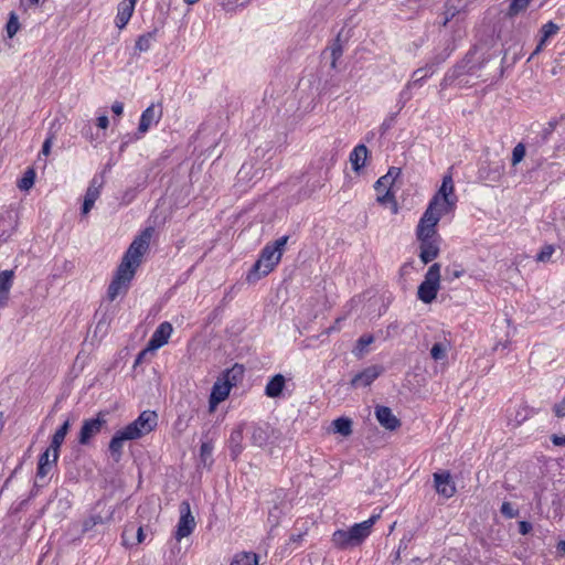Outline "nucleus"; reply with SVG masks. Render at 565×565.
Listing matches in <instances>:
<instances>
[{
    "instance_id": "1",
    "label": "nucleus",
    "mask_w": 565,
    "mask_h": 565,
    "mask_svg": "<svg viewBox=\"0 0 565 565\" xmlns=\"http://www.w3.org/2000/svg\"><path fill=\"white\" fill-rule=\"evenodd\" d=\"M158 425V415L153 411H143L130 424L117 430L109 443L111 458L118 462L122 456L124 443L136 440L151 433Z\"/></svg>"
},
{
    "instance_id": "2",
    "label": "nucleus",
    "mask_w": 565,
    "mask_h": 565,
    "mask_svg": "<svg viewBox=\"0 0 565 565\" xmlns=\"http://www.w3.org/2000/svg\"><path fill=\"white\" fill-rule=\"evenodd\" d=\"M288 236H281L273 244H267L260 252L258 260L253 265L247 275V280L254 282L268 275L280 262L282 250L288 242Z\"/></svg>"
},
{
    "instance_id": "3",
    "label": "nucleus",
    "mask_w": 565,
    "mask_h": 565,
    "mask_svg": "<svg viewBox=\"0 0 565 565\" xmlns=\"http://www.w3.org/2000/svg\"><path fill=\"white\" fill-rule=\"evenodd\" d=\"M151 238V230L147 228L138 237H136L130 244L129 248L125 253L120 265L131 269L136 273V269L141 263V257L149 248Z\"/></svg>"
},
{
    "instance_id": "4",
    "label": "nucleus",
    "mask_w": 565,
    "mask_h": 565,
    "mask_svg": "<svg viewBox=\"0 0 565 565\" xmlns=\"http://www.w3.org/2000/svg\"><path fill=\"white\" fill-rule=\"evenodd\" d=\"M440 265L433 264L425 274L417 289V298L424 303H431L440 289Z\"/></svg>"
},
{
    "instance_id": "5",
    "label": "nucleus",
    "mask_w": 565,
    "mask_h": 565,
    "mask_svg": "<svg viewBox=\"0 0 565 565\" xmlns=\"http://www.w3.org/2000/svg\"><path fill=\"white\" fill-rule=\"evenodd\" d=\"M135 276V271L119 264L116 274L108 286L107 298L114 301L117 297L125 295Z\"/></svg>"
},
{
    "instance_id": "6",
    "label": "nucleus",
    "mask_w": 565,
    "mask_h": 565,
    "mask_svg": "<svg viewBox=\"0 0 565 565\" xmlns=\"http://www.w3.org/2000/svg\"><path fill=\"white\" fill-rule=\"evenodd\" d=\"M122 504H118L116 507L107 505L105 502L98 501L95 507V513L90 515L89 520L85 523L87 527L89 524H105L111 521L122 519Z\"/></svg>"
},
{
    "instance_id": "7",
    "label": "nucleus",
    "mask_w": 565,
    "mask_h": 565,
    "mask_svg": "<svg viewBox=\"0 0 565 565\" xmlns=\"http://www.w3.org/2000/svg\"><path fill=\"white\" fill-rule=\"evenodd\" d=\"M237 370V365L232 369V372ZM231 371H227L224 375V379H218L212 386L210 399H209V408L210 412H214L220 403L225 401L231 392L233 383L230 381Z\"/></svg>"
},
{
    "instance_id": "8",
    "label": "nucleus",
    "mask_w": 565,
    "mask_h": 565,
    "mask_svg": "<svg viewBox=\"0 0 565 565\" xmlns=\"http://www.w3.org/2000/svg\"><path fill=\"white\" fill-rule=\"evenodd\" d=\"M180 519L177 524L175 539L181 541L189 536L195 529L196 522L191 512V507L188 501H182L179 505Z\"/></svg>"
},
{
    "instance_id": "9",
    "label": "nucleus",
    "mask_w": 565,
    "mask_h": 565,
    "mask_svg": "<svg viewBox=\"0 0 565 565\" xmlns=\"http://www.w3.org/2000/svg\"><path fill=\"white\" fill-rule=\"evenodd\" d=\"M249 440L253 446L263 448L278 438V431L269 424H253L250 426Z\"/></svg>"
},
{
    "instance_id": "10",
    "label": "nucleus",
    "mask_w": 565,
    "mask_h": 565,
    "mask_svg": "<svg viewBox=\"0 0 565 565\" xmlns=\"http://www.w3.org/2000/svg\"><path fill=\"white\" fill-rule=\"evenodd\" d=\"M105 425L106 419L102 414H98L95 418L84 420L78 434V443L81 445H88L102 431Z\"/></svg>"
},
{
    "instance_id": "11",
    "label": "nucleus",
    "mask_w": 565,
    "mask_h": 565,
    "mask_svg": "<svg viewBox=\"0 0 565 565\" xmlns=\"http://www.w3.org/2000/svg\"><path fill=\"white\" fill-rule=\"evenodd\" d=\"M161 118L162 107L160 105L151 104L147 107L142 111L139 120L138 131L140 135L145 136L152 126L159 124Z\"/></svg>"
},
{
    "instance_id": "12",
    "label": "nucleus",
    "mask_w": 565,
    "mask_h": 565,
    "mask_svg": "<svg viewBox=\"0 0 565 565\" xmlns=\"http://www.w3.org/2000/svg\"><path fill=\"white\" fill-rule=\"evenodd\" d=\"M439 221L440 220L431 213V210H426L422 215L416 228L417 238H429L433 236H438L436 226Z\"/></svg>"
},
{
    "instance_id": "13",
    "label": "nucleus",
    "mask_w": 565,
    "mask_h": 565,
    "mask_svg": "<svg viewBox=\"0 0 565 565\" xmlns=\"http://www.w3.org/2000/svg\"><path fill=\"white\" fill-rule=\"evenodd\" d=\"M452 51L454 49L449 47L448 45L447 47L444 49L441 53L434 55L424 67L414 71L412 75V81L422 77L423 75H426L425 79L430 77L435 73V67L445 62L450 56Z\"/></svg>"
},
{
    "instance_id": "14",
    "label": "nucleus",
    "mask_w": 565,
    "mask_h": 565,
    "mask_svg": "<svg viewBox=\"0 0 565 565\" xmlns=\"http://www.w3.org/2000/svg\"><path fill=\"white\" fill-rule=\"evenodd\" d=\"M438 236H433L429 238H417L420 243L419 248V258L424 264H428L433 262L439 255V241Z\"/></svg>"
},
{
    "instance_id": "15",
    "label": "nucleus",
    "mask_w": 565,
    "mask_h": 565,
    "mask_svg": "<svg viewBox=\"0 0 565 565\" xmlns=\"http://www.w3.org/2000/svg\"><path fill=\"white\" fill-rule=\"evenodd\" d=\"M434 482L437 493L444 498L449 499L456 493V486L449 472H435Z\"/></svg>"
},
{
    "instance_id": "16",
    "label": "nucleus",
    "mask_w": 565,
    "mask_h": 565,
    "mask_svg": "<svg viewBox=\"0 0 565 565\" xmlns=\"http://www.w3.org/2000/svg\"><path fill=\"white\" fill-rule=\"evenodd\" d=\"M172 331L170 322L160 323L148 342V350H157L167 344Z\"/></svg>"
},
{
    "instance_id": "17",
    "label": "nucleus",
    "mask_w": 565,
    "mask_h": 565,
    "mask_svg": "<svg viewBox=\"0 0 565 565\" xmlns=\"http://www.w3.org/2000/svg\"><path fill=\"white\" fill-rule=\"evenodd\" d=\"M377 519L379 515H372L361 523H355L348 530L356 545H360L371 534L372 526Z\"/></svg>"
},
{
    "instance_id": "18",
    "label": "nucleus",
    "mask_w": 565,
    "mask_h": 565,
    "mask_svg": "<svg viewBox=\"0 0 565 565\" xmlns=\"http://www.w3.org/2000/svg\"><path fill=\"white\" fill-rule=\"evenodd\" d=\"M381 374V369L376 365L369 366L355 374L351 380L353 387H366L371 385Z\"/></svg>"
},
{
    "instance_id": "19",
    "label": "nucleus",
    "mask_w": 565,
    "mask_h": 565,
    "mask_svg": "<svg viewBox=\"0 0 565 565\" xmlns=\"http://www.w3.org/2000/svg\"><path fill=\"white\" fill-rule=\"evenodd\" d=\"M375 416L381 426L388 430H395L401 426L399 419L393 414L392 409L387 406H376Z\"/></svg>"
},
{
    "instance_id": "20",
    "label": "nucleus",
    "mask_w": 565,
    "mask_h": 565,
    "mask_svg": "<svg viewBox=\"0 0 565 565\" xmlns=\"http://www.w3.org/2000/svg\"><path fill=\"white\" fill-rule=\"evenodd\" d=\"M138 0H122L118 4L115 24L118 29H124L134 14L135 7Z\"/></svg>"
},
{
    "instance_id": "21",
    "label": "nucleus",
    "mask_w": 565,
    "mask_h": 565,
    "mask_svg": "<svg viewBox=\"0 0 565 565\" xmlns=\"http://www.w3.org/2000/svg\"><path fill=\"white\" fill-rule=\"evenodd\" d=\"M559 31V26L554 23L553 21H548L547 23L543 24L540 29V40L535 47V50L532 52L530 58L534 57L536 54L543 51L545 47L547 41L556 35Z\"/></svg>"
},
{
    "instance_id": "22",
    "label": "nucleus",
    "mask_w": 565,
    "mask_h": 565,
    "mask_svg": "<svg viewBox=\"0 0 565 565\" xmlns=\"http://www.w3.org/2000/svg\"><path fill=\"white\" fill-rule=\"evenodd\" d=\"M456 202L457 200L433 196L426 210H431V213L440 220L445 214L451 212L456 207Z\"/></svg>"
},
{
    "instance_id": "23",
    "label": "nucleus",
    "mask_w": 565,
    "mask_h": 565,
    "mask_svg": "<svg viewBox=\"0 0 565 565\" xmlns=\"http://www.w3.org/2000/svg\"><path fill=\"white\" fill-rule=\"evenodd\" d=\"M14 270L6 269L0 271V308L8 305L10 290L13 286Z\"/></svg>"
},
{
    "instance_id": "24",
    "label": "nucleus",
    "mask_w": 565,
    "mask_h": 565,
    "mask_svg": "<svg viewBox=\"0 0 565 565\" xmlns=\"http://www.w3.org/2000/svg\"><path fill=\"white\" fill-rule=\"evenodd\" d=\"M71 427L70 419H65L62 426L52 436L51 445L47 449L52 450L53 461H57L60 456V447L63 444Z\"/></svg>"
},
{
    "instance_id": "25",
    "label": "nucleus",
    "mask_w": 565,
    "mask_h": 565,
    "mask_svg": "<svg viewBox=\"0 0 565 565\" xmlns=\"http://www.w3.org/2000/svg\"><path fill=\"white\" fill-rule=\"evenodd\" d=\"M243 425H238L234 428L228 438V448L233 459H236L244 450L243 438H244Z\"/></svg>"
},
{
    "instance_id": "26",
    "label": "nucleus",
    "mask_w": 565,
    "mask_h": 565,
    "mask_svg": "<svg viewBox=\"0 0 565 565\" xmlns=\"http://www.w3.org/2000/svg\"><path fill=\"white\" fill-rule=\"evenodd\" d=\"M286 385V380L282 374L273 376L265 386V395L270 398H277L281 395Z\"/></svg>"
},
{
    "instance_id": "27",
    "label": "nucleus",
    "mask_w": 565,
    "mask_h": 565,
    "mask_svg": "<svg viewBox=\"0 0 565 565\" xmlns=\"http://www.w3.org/2000/svg\"><path fill=\"white\" fill-rule=\"evenodd\" d=\"M369 150L364 145H358L350 153V162L354 171H360L366 161Z\"/></svg>"
},
{
    "instance_id": "28",
    "label": "nucleus",
    "mask_w": 565,
    "mask_h": 565,
    "mask_svg": "<svg viewBox=\"0 0 565 565\" xmlns=\"http://www.w3.org/2000/svg\"><path fill=\"white\" fill-rule=\"evenodd\" d=\"M451 173L445 174L438 192L434 195L439 199L457 200Z\"/></svg>"
},
{
    "instance_id": "29",
    "label": "nucleus",
    "mask_w": 565,
    "mask_h": 565,
    "mask_svg": "<svg viewBox=\"0 0 565 565\" xmlns=\"http://www.w3.org/2000/svg\"><path fill=\"white\" fill-rule=\"evenodd\" d=\"M332 542L341 550L358 546L348 530H337L332 535Z\"/></svg>"
},
{
    "instance_id": "30",
    "label": "nucleus",
    "mask_w": 565,
    "mask_h": 565,
    "mask_svg": "<svg viewBox=\"0 0 565 565\" xmlns=\"http://www.w3.org/2000/svg\"><path fill=\"white\" fill-rule=\"evenodd\" d=\"M157 32L158 30L153 29L152 31L139 35L135 44V50L139 53L149 51L157 39Z\"/></svg>"
},
{
    "instance_id": "31",
    "label": "nucleus",
    "mask_w": 565,
    "mask_h": 565,
    "mask_svg": "<svg viewBox=\"0 0 565 565\" xmlns=\"http://www.w3.org/2000/svg\"><path fill=\"white\" fill-rule=\"evenodd\" d=\"M56 461H53L52 450L46 449L39 459L38 466V477L44 478L47 476L49 471L52 469L53 465Z\"/></svg>"
},
{
    "instance_id": "32",
    "label": "nucleus",
    "mask_w": 565,
    "mask_h": 565,
    "mask_svg": "<svg viewBox=\"0 0 565 565\" xmlns=\"http://www.w3.org/2000/svg\"><path fill=\"white\" fill-rule=\"evenodd\" d=\"M399 174V169H396V168H392L388 170V172L381 177L376 182H375V190L379 192V193H382V192H385L386 190H390L391 185L393 184L394 182V179Z\"/></svg>"
},
{
    "instance_id": "33",
    "label": "nucleus",
    "mask_w": 565,
    "mask_h": 565,
    "mask_svg": "<svg viewBox=\"0 0 565 565\" xmlns=\"http://www.w3.org/2000/svg\"><path fill=\"white\" fill-rule=\"evenodd\" d=\"M425 76L413 79L406 84V86L401 90L398 103L402 104V107L413 97L412 89L415 87H422L425 82Z\"/></svg>"
},
{
    "instance_id": "34",
    "label": "nucleus",
    "mask_w": 565,
    "mask_h": 565,
    "mask_svg": "<svg viewBox=\"0 0 565 565\" xmlns=\"http://www.w3.org/2000/svg\"><path fill=\"white\" fill-rule=\"evenodd\" d=\"M231 565H258V556L252 552H242L234 556Z\"/></svg>"
},
{
    "instance_id": "35",
    "label": "nucleus",
    "mask_w": 565,
    "mask_h": 565,
    "mask_svg": "<svg viewBox=\"0 0 565 565\" xmlns=\"http://www.w3.org/2000/svg\"><path fill=\"white\" fill-rule=\"evenodd\" d=\"M333 428L335 433L349 436L352 434V422L347 417H339L333 420Z\"/></svg>"
},
{
    "instance_id": "36",
    "label": "nucleus",
    "mask_w": 565,
    "mask_h": 565,
    "mask_svg": "<svg viewBox=\"0 0 565 565\" xmlns=\"http://www.w3.org/2000/svg\"><path fill=\"white\" fill-rule=\"evenodd\" d=\"M99 192H97L95 189L94 190H86V193H85V196H84V202H83V207H82V213L83 214H88L90 212V210L93 209L95 202L97 201V199L99 198Z\"/></svg>"
},
{
    "instance_id": "37",
    "label": "nucleus",
    "mask_w": 565,
    "mask_h": 565,
    "mask_svg": "<svg viewBox=\"0 0 565 565\" xmlns=\"http://www.w3.org/2000/svg\"><path fill=\"white\" fill-rule=\"evenodd\" d=\"M374 342V337L372 334H363L356 341V345L353 350V353L356 356H363L366 351V347Z\"/></svg>"
},
{
    "instance_id": "38",
    "label": "nucleus",
    "mask_w": 565,
    "mask_h": 565,
    "mask_svg": "<svg viewBox=\"0 0 565 565\" xmlns=\"http://www.w3.org/2000/svg\"><path fill=\"white\" fill-rule=\"evenodd\" d=\"M35 181V171L32 168L26 169L21 180L18 182V188L22 191L30 190Z\"/></svg>"
},
{
    "instance_id": "39",
    "label": "nucleus",
    "mask_w": 565,
    "mask_h": 565,
    "mask_svg": "<svg viewBox=\"0 0 565 565\" xmlns=\"http://www.w3.org/2000/svg\"><path fill=\"white\" fill-rule=\"evenodd\" d=\"M449 344L447 342H437L430 349V355L435 361L446 359Z\"/></svg>"
},
{
    "instance_id": "40",
    "label": "nucleus",
    "mask_w": 565,
    "mask_h": 565,
    "mask_svg": "<svg viewBox=\"0 0 565 565\" xmlns=\"http://www.w3.org/2000/svg\"><path fill=\"white\" fill-rule=\"evenodd\" d=\"M526 149L524 143L519 142L512 150L511 163L513 167L518 166L525 157Z\"/></svg>"
},
{
    "instance_id": "41",
    "label": "nucleus",
    "mask_w": 565,
    "mask_h": 565,
    "mask_svg": "<svg viewBox=\"0 0 565 565\" xmlns=\"http://www.w3.org/2000/svg\"><path fill=\"white\" fill-rule=\"evenodd\" d=\"M460 70L461 67H456L455 70L447 72L444 79L440 83V88L446 89L448 86L452 85L454 82L461 75Z\"/></svg>"
},
{
    "instance_id": "42",
    "label": "nucleus",
    "mask_w": 565,
    "mask_h": 565,
    "mask_svg": "<svg viewBox=\"0 0 565 565\" xmlns=\"http://www.w3.org/2000/svg\"><path fill=\"white\" fill-rule=\"evenodd\" d=\"M527 7L529 2L525 0H512L509 6L508 15L514 17L520 12L524 11Z\"/></svg>"
},
{
    "instance_id": "43",
    "label": "nucleus",
    "mask_w": 565,
    "mask_h": 565,
    "mask_svg": "<svg viewBox=\"0 0 565 565\" xmlns=\"http://www.w3.org/2000/svg\"><path fill=\"white\" fill-rule=\"evenodd\" d=\"M19 28H20V24H19L18 17L15 15L14 12H11L9 21L6 26L8 36L13 38L17 34V32L19 31Z\"/></svg>"
},
{
    "instance_id": "44",
    "label": "nucleus",
    "mask_w": 565,
    "mask_h": 565,
    "mask_svg": "<svg viewBox=\"0 0 565 565\" xmlns=\"http://www.w3.org/2000/svg\"><path fill=\"white\" fill-rule=\"evenodd\" d=\"M142 137H143V136H142V135H140V132H139L138 130H137V132H136V134H134V135H129V134L125 135V136L121 138V143H120V146H119V151H120V152H124V151L126 150V148L129 146V143L135 142V141H137V140L141 139Z\"/></svg>"
},
{
    "instance_id": "45",
    "label": "nucleus",
    "mask_w": 565,
    "mask_h": 565,
    "mask_svg": "<svg viewBox=\"0 0 565 565\" xmlns=\"http://www.w3.org/2000/svg\"><path fill=\"white\" fill-rule=\"evenodd\" d=\"M225 10L244 7L249 0H216Z\"/></svg>"
},
{
    "instance_id": "46",
    "label": "nucleus",
    "mask_w": 565,
    "mask_h": 565,
    "mask_svg": "<svg viewBox=\"0 0 565 565\" xmlns=\"http://www.w3.org/2000/svg\"><path fill=\"white\" fill-rule=\"evenodd\" d=\"M330 55H331V67L332 68H335L337 66V61L341 57L342 55V47L339 43H334L331 49H330Z\"/></svg>"
},
{
    "instance_id": "47",
    "label": "nucleus",
    "mask_w": 565,
    "mask_h": 565,
    "mask_svg": "<svg viewBox=\"0 0 565 565\" xmlns=\"http://www.w3.org/2000/svg\"><path fill=\"white\" fill-rule=\"evenodd\" d=\"M501 513L509 519H513L518 516L519 511L514 509L510 502H503L501 505Z\"/></svg>"
},
{
    "instance_id": "48",
    "label": "nucleus",
    "mask_w": 565,
    "mask_h": 565,
    "mask_svg": "<svg viewBox=\"0 0 565 565\" xmlns=\"http://www.w3.org/2000/svg\"><path fill=\"white\" fill-rule=\"evenodd\" d=\"M555 247L553 245H546L542 248V250L537 254V260L540 262H548L552 257Z\"/></svg>"
},
{
    "instance_id": "49",
    "label": "nucleus",
    "mask_w": 565,
    "mask_h": 565,
    "mask_svg": "<svg viewBox=\"0 0 565 565\" xmlns=\"http://www.w3.org/2000/svg\"><path fill=\"white\" fill-rule=\"evenodd\" d=\"M558 241L565 246V217L556 224Z\"/></svg>"
},
{
    "instance_id": "50",
    "label": "nucleus",
    "mask_w": 565,
    "mask_h": 565,
    "mask_svg": "<svg viewBox=\"0 0 565 565\" xmlns=\"http://www.w3.org/2000/svg\"><path fill=\"white\" fill-rule=\"evenodd\" d=\"M213 451V446L210 443H203L200 447L201 458L205 460L211 457Z\"/></svg>"
},
{
    "instance_id": "51",
    "label": "nucleus",
    "mask_w": 565,
    "mask_h": 565,
    "mask_svg": "<svg viewBox=\"0 0 565 565\" xmlns=\"http://www.w3.org/2000/svg\"><path fill=\"white\" fill-rule=\"evenodd\" d=\"M377 201L382 204L391 202L394 201V195L391 190H386L385 192L379 193Z\"/></svg>"
},
{
    "instance_id": "52",
    "label": "nucleus",
    "mask_w": 565,
    "mask_h": 565,
    "mask_svg": "<svg viewBox=\"0 0 565 565\" xmlns=\"http://www.w3.org/2000/svg\"><path fill=\"white\" fill-rule=\"evenodd\" d=\"M103 186V180L94 177L87 188V190H95L100 193V189Z\"/></svg>"
},
{
    "instance_id": "53",
    "label": "nucleus",
    "mask_w": 565,
    "mask_h": 565,
    "mask_svg": "<svg viewBox=\"0 0 565 565\" xmlns=\"http://www.w3.org/2000/svg\"><path fill=\"white\" fill-rule=\"evenodd\" d=\"M532 530V524L530 522H526V521H521L519 523V532L522 534V535H526L527 533H530Z\"/></svg>"
},
{
    "instance_id": "54",
    "label": "nucleus",
    "mask_w": 565,
    "mask_h": 565,
    "mask_svg": "<svg viewBox=\"0 0 565 565\" xmlns=\"http://www.w3.org/2000/svg\"><path fill=\"white\" fill-rule=\"evenodd\" d=\"M21 7L25 10L36 8L40 4V0H20Z\"/></svg>"
},
{
    "instance_id": "55",
    "label": "nucleus",
    "mask_w": 565,
    "mask_h": 565,
    "mask_svg": "<svg viewBox=\"0 0 565 565\" xmlns=\"http://www.w3.org/2000/svg\"><path fill=\"white\" fill-rule=\"evenodd\" d=\"M111 110L117 116L122 115V113H124V104L121 102H115L111 105Z\"/></svg>"
},
{
    "instance_id": "56",
    "label": "nucleus",
    "mask_w": 565,
    "mask_h": 565,
    "mask_svg": "<svg viewBox=\"0 0 565 565\" xmlns=\"http://www.w3.org/2000/svg\"><path fill=\"white\" fill-rule=\"evenodd\" d=\"M51 146H52V137H49L43 142L41 153H43L44 156H47L51 151Z\"/></svg>"
},
{
    "instance_id": "57",
    "label": "nucleus",
    "mask_w": 565,
    "mask_h": 565,
    "mask_svg": "<svg viewBox=\"0 0 565 565\" xmlns=\"http://www.w3.org/2000/svg\"><path fill=\"white\" fill-rule=\"evenodd\" d=\"M109 125L108 117L103 115L97 118V127L100 129H106Z\"/></svg>"
},
{
    "instance_id": "58",
    "label": "nucleus",
    "mask_w": 565,
    "mask_h": 565,
    "mask_svg": "<svg viewBox=\"0 0 565 565\" xmlns=\"http://www.w3.org/2000/svg\"><path fill=\"white\" fill-rule=\"evenodd\" d=\"M551 440L555 446H565V436L552 435Z\"/></svg>"
},
{
    "instance_id": "59",
    "label": "nucleus",
    "mask_w": 565,
    "mask_h": 565,
    "mask_svg": "<svg viewBox=\"0 0 565 565\" xmlns=\"http://www.w3.org/2000/svg\"><path fill=\"white\" fill-rule=\"evenodd\" d=\"M557 551H558V552H564V553H565V541H561V542H558V544H557Z\"/></svg>"
},
{
    "instance_id": "60",
    "label": "nucleus",
    "mask_w": 565,
    "mask_h": 565,
    "mask_svg": "<svg viewBox=\"0 0 565 565\" xmlns=\"http://www.w3.org/2000/svg\"><path fill=\"white\" fill-rule=\"evenodd\" d=\"M301 539H302V535H301V534H298V535H291V536H290V541H292V542H299Z\"/></svg>"
},
{
    "instance_id": "61",
    "label": "nucleus",
    "mask_w": 565,
    "mask_h": 565,
    "mask_svg": "<svg viewBox=\"0 0 565 565\" xmlns=\"http://www.w3.org/2000/svg\"><path fill=\"white\" fill-rule=\"evenodd\" d=\"M84 136L88 138L92 135V127H88L85 131H83Z\"/></svg>"
},
{
    "instance_id": "62",
    "label": "nucleus",
    "mask_w": 565,
    "mask_h": 565,
    "mask_svg": "<svg viewBox=\"0 0 565 565\" xmlns=\"http://www.w3.org/2000/svg\"><path fill=\"white\" fill-rule=\"evenodd\" d=\"M199 0H184L185 3L188 4H194L196 3Z\"/></svg>"
},
{
    "instance_id": "63",
    "label": "nucleus",
    "mask_w": 565,
    "mask_h": 565,
    "mask_svg": "<svg viewBox=\"0 0 565 565\" xmlns=\"http://www.w3.org/2000/svg\"><path fill=\"white\" fill-rule=\"evenodd\" d=\"M460 275H461V273H460V271H456V273L454 274V276H455L456 278L460 277Z\"/></svg>"
},
{
    "instance_id": "64",
    "label": "nucleus",
    "mask_w": 565,
    "mask_h": 565,
    "mask_svg": "<svg viewBox=\"0 0 565 565\" xmlns=\"http://www.w3.org/2000/svg\"><path fill=\"white\" fill-rule=\"evenodd\" d=\"M146 354V351H142L140 354H139V358H138V361L141 359L142 355Z\"/></svg>"
}]
</instances>
